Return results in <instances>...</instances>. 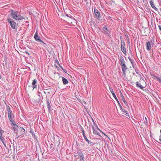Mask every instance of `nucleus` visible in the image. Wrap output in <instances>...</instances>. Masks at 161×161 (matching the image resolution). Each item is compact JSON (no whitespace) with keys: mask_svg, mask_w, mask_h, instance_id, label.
Returning a JSON list of instances; mask_svg holds the SVG:
<instances>
[{"mask_svg":"<svg viewBox=\"0 0 161 161\" xmlns=\"http://www.w3.org/2000/svg\"><path fill=\"white\" fill-rule=\"evenodd\" d=\"M11 16L12 17L16 20H21L22 19H25L20 14H19L18 12L17 11H14L11 10Z\"/></svg>","mask_w":161,"mask_h":161,"instance_id":"1","label":"nucleus"},{"mask_svg":"<svg viewBox=\"0 0 161 161\" xmlns=\"http://www.w3.org/2000/svg\"><path fill=\"white\" fill-rule=\"evenodd\" d=\"M25 133V130L22 127H19L17 130L16 135L18 137L24 135Z\"/></svg>","mask_w":161,"mask_h":161,"instance_id":"2","label":"nucleus"},{"mask_svg":"<svg viewBox=\"0 0 161 161\" xmlns=\"http://www.w3.org/2000/svg\"><path fill=\"white\" fill-rule=\"evenodd\" d=\"M34 38L35 40L37 42H39L43 43L44 44L43 46H45L47 45L41 39L40 37L38 36V31H36V33L34 35Z\"/></svg>","mask_w":161,"mask_h":161,"instance_id":"3","label":"nucleus"},{"mask_svg":"<svg viewBox=\"0 0 161 161\" xmlns=\"http://www.w3.org/2000/svg\"><path fill=\"white\" fill-rule=\"evenodd\" d=\"M103 32L104 34H108V36H110V31L107 28L106 25H104L102 28Z\"/></svg>","mask_w":161,"mask_h":161,"instance_id":"4","label":"nucleus"},{"mask_svg":"<svg viewBox=\"0 0 161 161\" xmlns=\"http://www.w3.org/2000/svg\"><path fill=\"white\" fill-rule=\"evenodd\" d=\"M121 66L122 70L123 72V76L125 77L126 76V69H127V66L125 64V63H123L120 64Z\"/></svg>","mask_w":161,"mask_h":161,"instance_id":"5","label":"nucleus"},{"mask_svg":"<svg viewBox=\"0 0 161 161\" xmlns=\"http://www.w3.org/2000/svg\"><path fill=\"white\" fill-rule=\"evenodd\" d=\"M78 156L80 157V160L84 159V155L81 151L80 150H78L77 151Z\"/></svg>","mask_w":161,"mask_h":161,"instance_id":"6","label":"nucleus"},{"mask_svg":"<svg viewBox=\"0 0 161 161\" xmlns=\"http://www.w3.org/2000/svg\"><path fill=\"white\" fill-rule=\"evenodd\" d=\"M94 13L95 16L97 19L100 18V14L97 9L95 8L94 10Z\"/></svg>","mask_w":161,"mask_h":161,"instance_id":"7","label":"nucleus"},{"mask_svg":"<svg viewBox=\"0 0 161 161\" xmlns=\"http://www.w3.org/2000/svg\"><path fill=\"white\" fill-rule=\"evenodd\" d=\"M109 90L110 92H111L113 97L115 98V99L117 101V102H118V100L117 98L114 93V91L112 88L111 87L109 86Z\"/></svg>","mask_w":161,"mask_h":161,"instance_id":"8","label":"nucleus"},{"mask_svg":"<svg viewBox=\"0 0 161 161\" xmlns=\"http://www.w3.org/2000/svg\"><path fill=\"white\" fill-rule=\"evenodd\" d=\"M9 22L10 25L12 28L14 29L15 28L16 23L14 21H9Z\"/></svg>","mask_w":161,"mask_h":161,"instance_id":"9","label":"nucleus"},{"mask_svg":"<svg viewBox=\"0 0 161 161\" xmlns=\"http://www.w3.org/2000/svg\"><path fill=\"white\" fill-rule=\"evenodd\" d=\"M4 132L1 129L0 127V139L2 141L3 143H4V142L5 141L4 138L2 136V134Z\"/></svg>","mask_w":161,"mask_h":161,"instance_id":"10","label":"nucleus"},{"mask_svg":"<svg viewBox=\"0 0 161 161\" xmlns=\"http://www.w3.org/2000/svg\"><path fill=\"white\" fill-rule=\"evenodd\" d=\"M37 83V80L36 79H35L32 82V84L33 89L36 88L37 85H36Z\"/></svg>","mask_w":161,"mask_h":161,"instance_id":"11","label":"nucleus"},{"mask_svg":"<svg viewBox=\"0 0 161 161\" xmlns=\"http://www.w3.org/2000/svg\"><path fill=\"white\" fill-rule=\"evenodd\" d=\"M8 115V119L10 121V122L11 123H15V121L13 119V118H14V115L13 114H12L11 115Z\"/></svg>","mask_w":161,"mask_h":161,"instance_id":"12","label":"nucleus"},{"mask_svg":"<svg viewBox=\"0 0 161 161\" xmlns=\"http://www.w3.org/2000/svg\"><path fill=\"white\" fill-rule=\"evenodd\" d=\"M46 103H47V108L48 109V111L50 113L52 111L51 106L50 104V103L47 100Z\"/></svg>","mask_w":161,"mask_h":161,"instance_id":"13","label":"nucleus"},{"mask_svg":"<svg viewBox=\"0 0 161 161\" xmlns=\"http://www.w3.org/2000/svg\"><path fill=\"white\" fill-rule=\"evenodd\" d=\"M150 5L156 11H157L158 10V8L155 6L154 3L153 1L151 0L150 1Z\"/></svg>","mask_w":161,"mask_h":161,"instance_id":"14","label":"nucleus"},{"mask_svg":"<svg viewBox=\"0 0 161 161\" xmlns=\"http://www.w3.org/2000/svg\"><path fill=\"white\" fill-rule=\"evenodd\" d=\"M11 125L14 126L13 128L14 130H18L19 127L16 124L15 122V123H13V122L11 123Z\"/></svg>","mask_w":161,"mask_h":161,"instance_id":"15","label":"nucleus"},{"mask_svg":"<svg viewBox=\"0 0 161 161\" xmlns=\"http://www.w3.org/2000/svg\"><path fill=\"white\" fill-rule=\"evenodd\" d=\"M146 48L147 50H150L151 49V47L152 45L148 42H147Z\"/></svg>","mask_w":161,"mask_h":161,"instance_id":"16","label":"nucleus"},{"mask_svg":"<svg viewBox=\"0 0 161 161\" xmlns=\"http://www.w3.org/2000/svg\"><path fill=\"white\" fill-rule=\"evenodd\" d=\"M136 86L140 88L141 89H143L144 87L138 81L136 82Z\"/></svg>","mask_w":161,"mask_h":161,"instance_id":"17","label":"nucleus"},{"mask_svg":"<svg viewBox=\"0 0 161 161\" xmlns=\"http://www.w3.org/2000/svg\"><path fill=\"white\" fill-rule=\"evenodd\" d=\"M7 112L8 115H11L13 114H12V112L11 111L10 108L8 106H7Z\"/></svg>","mask_w":161,"mask_h":161,"instance_id":"18","label":"nucleus"},{"mask_svg":"<svg viewBox=\"0 0 161 161\" xmlns=\"http://www.w3.org/2000/svg\"><path fill=\"white\" fill-rule=\"evenodd\" d=\"M120 41L121 42V47H125V42H124L123 40L122 39L121 36L120 37Z\"/></svg>","mask_w":161,"mask_h":161,"instance_id":"19","label":"nucleus"},{"mask_svg":"<svg viewBox=\"0 0 161 161\" xmlns=\"http://www.w3.org/2000/svg\"><path fill=\"white\" fill-rule=\"evenodd\" d=\"M128 58L129 59V60L131 64L132 65L133 68L134 69V60L131 59L130 57H128Z\"/></svg>","mask_w":161,"mask_h":161,"instance_id":"20","label":"nucleus"},{"mask_svg":"<svg viewBox=\"0 0 161 161\" xmlns=\"http://www.w3.org/2000/svg\"><path fill=\"white\" fill-rule=\"evenodd\" d=\"M62 81L64 85L68 83L67 79L63 77H62Z\"/></svg>","mask_w":161,"mask_h":161,"instance_id":"21","label":"nucleus"},{"mask_svg":"<svg viewBox=\"0 0 161 161\" xmlns=\"http://www.w3.org/2000/svg\"><path fill=\"white\" fill-rule=\"evenodd\" d=\"M120 64H122L123 63H125L124 58L121 56L120 57Z\"/></svg>","mask_w":161,"mask_h":161,"instance_id":"22","label":"nucleus"},{"mask_svg":"<svg viewBox=\"0 0 161 161\" xmlns=\"http://www.w3.org/2000/svg\"><path fill=\"white\" fill-rule=\"evenodd\" d=\"M92 129L93 130V133L94 134L98 136L100 135L99 133L95 129L94 127H92Z\"/></svg>","mask_w":161,"mask_h":161,"instance_id":"23","label":"nucleus"},{"mask_svg":"<svg viewBox=\"0 0 161 161\" xmlns=\"http://www.w3.org/2000/svg\"><path fill=\"white\" fill-rule=\"evenodd\" d=\"M148 42L151 44L152 45V46H153L154 44L155 40L153 38L152 40Z\"/></svg>","mask_w":161,"mask_h":161,"instance_id":"24","label":"nucleus"},{"mask_svg":"<svg viewBox=\"0 0 161 161\" xmlns=\"http://www.w3.org/2000/svg\"><path fill=\"white\" fill-rule=\"evenodd\" d=\"M121 51L123 52V53L125 54H126V49L125 47H121Z\"/></svg>","mask_w":161,"mask_h":161,"instance_id":"25","label":"nucleus"},{"mask_svg":"<svg viewBox=\"0 0 161 161\" xmlns=\"http://www.w3.org/2000/svg\"><path fill=\"white\" fill-rule=\"evenodd\" d=\"M36 97L38 98L37 99H36L35 101L36 102H38L40 101V96L39 94H38L36 96Z\"/></svg>","mask_w":161,"mask_h":161,"instance_id":"26","label":"nucleus"},{"mask_svg":"<svg viewBox=\"0 0 161 161\" xmlns=\"http://www.w3.org/2000/svg\"><path fill=\"white\" fill-rule=\"evenodd\" d=\"M121 94V98H122V100L123 101L124 103L125 104H126L127 103L125 100V98L124 96H123V95L122 94V93Z\"/></svg>","mask_w":161,"mask_h":161,"instance_id":"27","label":"nucleus"},{"mask_svg":"<svg viewBox=\"0 0 161 161\" xmlns=\"http://www.w3.org/2000/svg\"><path fill=\"white\" fill-rule=\"evenodd\" d=\"M80 128L81 129V130L82 132V133L83 136H85V131L83 130V128L82 126H81Z\"/></svg>","mask_w":161,"mask_h":161,"instance_id":"28","label":"nucleus"},{"mask_svg":"<svg viewBox=\"0 0 161 161\" xmlns=\"http://www.w3.org/2000/svg\"><path fill=\"white\" fill-rule=\"evenodd\" d=\"M84 137V138L85 140V141H86L87 142V143H89V140L86 137V136H83Z\"/></svg>","mask_w":161,"mask_h":161,"instance_id":"29","label":"nucleus"},{"mask_svg":"<svg viewBox=\"0 0 161 161\" xmlns=\"http://www.w3.org/2000/svg\"><path fill=\"white\" fill-rule=\"evenodd\" d=\"M30 132L32 134V136H35L34 133L32 129L30 130Z\"/></svg>","mask_w":161,"mask_h":161,"instance_id":"30","label":"nucleus"},{"mask_svg":"<svg viewBox=\"0 0 161 161\" xmlns=\"http://www.w3.org/2000/svg\"><path fill=\"white\" fill-rule=\"evenodd\" d=\"M97 129L101 132L104 135L106 136V137H108L103 132H102L100 130L98 127H97Z\"/></svg>","mask_w":161,"mask_h":161,"instance_id":"31","label":"nucleus"},{"mask_svg":"<svg viewBox=\"0 0 161 161\" xmlns=\"http://www.w3.org/2000/svg\"><path fill=\"white\" fill-rule=\"evenodd\" d=\"M97 129L101 132L104 135L106 136V137H108L103 132H102L100 130L98 127H97Z\"/></svg>","mask_w":161,"mask_h":161,"instance_id":"32","label":"nucleus"},{"mask_svg":"<svg viewBox=\"0 0 161 161\" xmlns=\"http://www.w3.org/2000/svg\"><path fill=\"white\" fill-rule=\"evenodd\" d=\"M71 24L72 25H75L74 24L75 23L77 24V21H74V23L73 24V22H71Z\"/></svg>","mask_w":161,"mask_h":161,"instance_id":"33","label":"nucleus"},{"mask_svg":"<svg viewBox=\"0 0 161 161\" xmlns=\"http://www.w3.org/2000/svg\"><path fill=\"white\" fill-rule=\"evenodd\" d=\"M156 79L161 84V79L159 77H156Z\"/></svg>","mask_w":161,"mask_h":161,"instance_id":"34","label":"nucleus"},{"mask_svg":"<svg viewBox=\"0 0 161 161\" xmlns=\"http://www.w3.org/2000/svg\"><path fill=\"white\" fill-rule=\"evenodd\" d=\"M119 104V106L120 108H122V107L121 106V104H120V103H119V101H118V102H117Z\"/></svg>","mask_w":161,"mask_h":161,"instance_id":"35","label":"nucleus"},{"mask_svg":"<svg viewBox=\"0 0 161 161\" xmlns=\"http://www.w3.org/2000/svg\"><path fill=\"white\" fill-rule=\"evenodd\" d=\"M88 144H91V145H92L93 144H94V143L92 142H91L90 141H89V143H88Z\"/></svg>","mask_w":161,"mask_h":161,"instance_id":"36","label":"nucleus"},{"mask_svg":"<svg viewBox=\"0 0 161 161\" xmlns=\"http://www.w3.org/2000/svg\"><path fill=\"white\" fill-rule=\"evenodd\" d=\"M122 111L123 112H124L126 113V114H127V111L126 110H125V109H123V110H122Z\"/></svg>","mask_w":161,"mask_h":161,"instance_id":"37","label":"nucleus"},{"mask_svg":"<svg viewBox=\"0 0 161 161\" xmlns=\"http://www.w3.org/2000/svg\"><path fill=\"white\" fill-rule=\"evenodd\" d=\"M152 76H153V77H155L156 79V77H158V76H155V75H154V74L152 75Z\"/></svg>","mask_w":161,"mask_h":161,"instance_id":"38","label":"nucleus"},{"mask_svg":"<svg viewBox=\"0 0 161 161\" xmlns=\"http://www.w3.org/2000/svg\"><path fill=\"white\" fill-rule=\"evenodd\" d=\"M59 66H60V67L61 68V69H62L63 71H64L65 72V73H66V72L65 71V70H64V69H63V68L60 65H59Z\"/></svg>","mask_w":161,"mask_h":161,"instance_id":"39","label":"nucleus"},{"mask_svg":"<svg viewBox=\"0 0 161 161\" xmlns=\"http://www.w3.org/2000/svg\"><path fill=\"white\" fill-rule=\"evenodd\" d=\"M56 63L57 64H58L59 66V65H60L59 64V62L58 60H56Z\"/></svg>","mask_w":161,"mask_h":161,"instance_id":"40","label":"nucleus"},{"mask_svg":"<svg viewBox=\"0 0 161 161\" xmlns=\"http://www.w3.org/2000/svg\"><path fill=\"white\" fill-rule=\"evenodd\" d=\"M158 28L160 30V31L161 32V26L160 25H158Z\"/></svg>","mask_w":161,"mask_h":161,"instance_id":"41","label":"nucleus"},{"mask_svg":"<svg viewBox=\"0 0 161 161\" xmlns=\"http://www.w3.org/2000/svg\"><path fill=\"white\" fill-rule=\"evenodd\" d=\"M55 66L58 69H58L59 68V67H58L56 65H55Z\"/></svg>","mask_w":161,"mask_h":161,"instance_id":"42","label":"nucleus"},{"mask_svg":"<svg viewBox=\"0 0 161 161\" xmlns=\"http://www.w3.org/2000/svg\"><path fill=\"white\" fill-rule=\"evenodd\" d=\"M145 120H146V123L147 124V118L146 117L145 118Z\"/></svg>","mask_w":161,"mask_h":161,"instance_id":"43","label":"nucleus"},{"mask_svg":"<svg viewBox=\"0 0 161 161\" xmlns=\"http://www.w3.org/2000/svg\"><path fill=\"white\" fill-rule=\"evenodd\" d=\"M159 141L160 142H161V136H160V138L159 139Z\"/></svg>","mask_w":161,"mask_h":161,"instance_id":"44","label":"nucleus"},{"mask_svg":"<svg viewBox=\"0 0 161 161\" xmlns=\"http://www.w3.org/2000/svg\"><path fill=\"white\" fill-rule=\"evenodd\" d=\"M79 161H85V160H84V159L79 160Z\"/></svg>","mask_w":161,"mask_h":161,"instance_id":"45","label":"nucleus"},{"mask_svg":"<svg viewBox=\"0 0 161 161\" xmlns=\"http://www.w3.org/2000/svg\"><path fill=\"white\" fill-rule=\"evenodd\" d=\"M135 71H136V73L137 74H138V72H137V71L136 70V69H135Z\"/></svg>","mask_w":161,"mask_h":161,"instance_id":"46","label":"nucleus"},{"mask_svg":"<svg viewBox=\"0 0 161 161\" xmlns=\"http://www.w3.org/2000/svg\"><path fill=\"white\" fill-rule=\"evenodd\" d=\"M75 157H78L79 156L78 155H75Z\"/></svg>","mask_w":161,"mask_h":161,"instance_id":"47","label":"nucleus"},{"mask_svg":"<svg viewBox=\"0 0 161 161\" xmlns=\"http://www.w3.org/2000/svg\"><path fill=\"white\" fill-rule=\"evenodd\" d=\"M92 120L93 121V123H94V120L93 119H92Z\"/></svg>","mask_w":161,"mask_h":161,"instance_id":"48","label":"nucleus"},{"mask_svg":"<svg viewBox=\"0 0 161 161\" xmlns=\"http://www.w3.org/2000/svg\"><path fill=\"white\" fill-rule=\"evenodd\" d=\"M11 20V19H8V20Z\"/></svg>","mask_w":161,"mask_h":161,"instance_id":"49","label":"nucleus"},{"mask_svg":"<svg viewBox=\"0 0 161 161\" xmlns=\"http://www.w3.org/2000/svg\"><path fill=\"white\" fill-rule=\"evenodd\" d=\"M38 93H39V94H40V92H38Z\"/></svg>","mask_w":161,"mask_h":161,"instance_id":"50","label":"nucleus"},{"mask_svg":"<svg viewBox=\"0 0 161 161\" xmlns=\"http://www.w3.org/2000/svg\"><path fill=\"white\" fill-rule=\"evenodd\" d=\"M147 21H148V23H149V21L147 20Z\"/></svg>","mask_w":161,"mask_h":161,"instance_id":"51","label":"nucleus"},{"mask_svg":"<svg viewBox=\"0 0 161 161\" xmlns=\"http://www.w3.org/2000/svg\"><path fill=\"white\" fill-rule=\"evenodd\" d=\"M58 74L59 75V74H59V73H58Z\"/></svg>","mask_w":161,"mask_h":161,"instance_id":"52","label":"nucleus"},{"mask_svg":"<svg viewBox=\"0 0 161 161\" xmlns=\"http://www.w3.org/2000/svg\"><path fill=\"white\" fill-rule=\"evenodd\" d=\"M133 74L134 75H135V73H133Z\"/></svg>","mask_w":161,"mask_h":161,"instance_id":"53","label":"nucleus"},{"mask_svg":"<svg viewBox=\"0 0 161 161\" xmlns=\"http://www.w3.org/2000/svg\"><path fill=\"white\" fill-rule=\"evenodd\" d=\"M26 23H28V22H27V21H26Z\"/></svg>","mask_w":161,"mask_h":161,"instance_id":"54","label":"nucleus"}]
</instances>
